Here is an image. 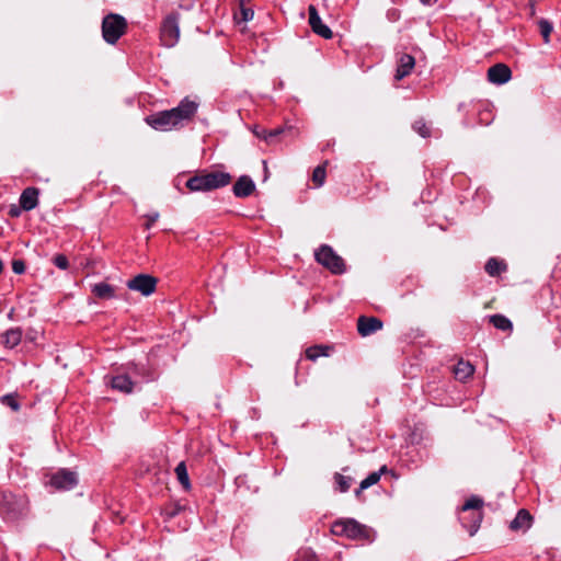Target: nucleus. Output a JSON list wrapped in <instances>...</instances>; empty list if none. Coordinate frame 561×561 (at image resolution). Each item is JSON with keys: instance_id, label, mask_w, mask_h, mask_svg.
I'll return each mask as SVG.
<instances>
[{"instance_id": "c756f323", "label": "nucleus", "mask_w": 561, "mask_h": 561, "mask_svg": "<svg viewBox=\"0 0 561 561\" xmlns=\"http://www.w3.org/2000/svg\"><path fill=\"white\" fill-rule=\"evenodd\" d=\"M322 355H327V353L324 352V348L322 346L309 347L306 351V356L310 360H316L318 357H320Z\"/></svg>"}, {"instance_id": "a878e982", "label": "nucleus", "mask_w": 561, "mask_h": 561, "mask_svg": "<svg viewBox=\"0 0 561 561\" xmlns=\"http://www.w3.org/2000/svg\"><path fill=\"white\" fill-rule=\"evenodd\" d=\"M538 25H539V31H540L541 36L543 37L545 43H549L550 34L553 30L552 24L549 21L541 19L538 22Z\"/></svg>"}, {"instance_id": "dca6fc26", "label": "nucleus", "mask_w": 561, "mask_h": 561, "mask_svg": "<svg viewBox=\"0 0 561 561\" xmlns=\"http://www.w3.org/2000/svg\"><path fill=\"white\" fill-rule=\"evenodd\" d=\"M415 60L414 57L409 54H403L400 56L398 61V69L396 73V79L401 80L408 75L411 73L412 69L414 68Z\"/></svg>"}, {"instance_id": "39448f33", "label": "nucleus", "mask_w": 561, "mask_h": 561, "mask_svg": "<svg viewBox=\"0 0 561 561\" xmlns=\"http://www.w3.org/2000/svg\"><path fill=\"white\" fill-rule=\"evenodd\" d=\"M482 506L483 500L480 499L479 496H471L462 505L463 512L472 511L468 518L465 516L460 517L463 527L468 529L470 536H473L480 528V524L482 520Z\"/></svg>"}, {"instance_id": "412c9836", "label": "nucleus", "mask_w": 561, "mask_h": 561, "mask_svg": "<svg viewBox=\"0 0 561 561\" xmlns=\"http://www.w3.org/2000/svg\"><path fill=\"white\" fill-rule=\"evenodd\" d=\"M387 467L382 466L379 471H375L369 473L359 484V489L356 491V494L358 495L363 490L370 488L371 485L376 484L383 472H386Z\"/></svg>"}, {"instance_id": "7c9ffc66", "label": "nucleus", "mask_w": 561, "mask_h": 561, "mask_svg": "<svg viewBox=\"0 0 561 561\" xmlns=\"http://www.w3.org/2000/svg\"><path fill=\"white\" fill-rule=\"evenodd\" d=\"M1 400H2V402H3L4 404H7L8 407H10L13 411H18V410H19V408H20V407H19V403H18V401H16V399H15V397H14V396H12V394L3 396V397L1 398Z\"/></svg>"}, {"instance_id": "393cba45", "label": "nucleus", "mask_w": 561, "mask_h": 561, "mask_svg": "<svg viewBox=\"0 0 561 561\" xmlns=\"http://www.w3.org/2000/svg\"><path fill=\"white\" fill-rule=\"evenodd\" d=\"M503 270L505 265L496 259H490L485 264V271L491 276L499 275Z\"/></svg>"}, {"instance_id": "5701e85b", "label": "nucleus", "mask_w": 561, "mask_h": 561, "mask_svg": "<svg viewBox=\"0 0 561 561\" xmlns=\"http://www.w3.org/2000/svg\"><path fill=\"white\" fill-rule=\"evenodd\" d=\"M3 343L8 347H14L21 341V332L18 330H9L2 335Z\"/></svg>"}, {"instance_id": "473e14b6", "label": "nucleus", "mask_w": 561, "mask_h": 561, "mask_svg": "<svg viewBox=\"0 0 561 561\" xmlns=\"http://www.w3.org/2000/svg\"><path fill=\"white\" fill-rule=\"evenodd\" d=\"M241 19L243 22H248V21H251L254 16V12L252 9L250 8H241Z\"/></svg>"}, {"instance_id": "9d476101", "label": "nucleus", "mask_w": 561, "mask_h": 561, "mask_svg": "<svg viewBox=\"0 0 561 561\" xmlns=\"http://www.w3.org/2000/svg\"><path fill=\"white\" fill-rule=\"evenodd\" d=\"M127 287L144 296H150L156 290L157 278L148 274H139L127 282Z\"/></svg>"}, {"instance_id": "4be33fe9", "label": "nucleus", "mask_w": 561, "mask_h": 561, "mask_svg": "<svg viewBox=\"0 0 561 561\" xmlns=\"http://www.w3.org/2000/svg\"><path fill=\"white\" fill-rule=\"evenodd\" d=\"M175 474L182 486L188 491L191 489V482L187 473L185 463L182 461L175 468Z\"/></svg>"}, {"instance_id": "cd10ccee", "label": "nucleus", "mask_w": 561, "mask_h": 561, "mask_svg": "<svg viewBox=\"0 0 561 561\" xmlns=\"http://www.w3.org/2000/svg\"><path fill=\"white\" fill-rule=\"evenodd\" d=\"M334 480L341 492H346L351 486V479L343 474L336 473Z\"/></svg>"}, {"instance_id": "bb28decb", "label": "nucleus", "mask_w": 561, "mask_h": 561, "mask_svg": "<svg viewBox=\"0 0 561 561\" xmlns=\"http://www.w3.org/2000/svg\"><path fill=\"white\" fill-rule=\"evenodd\" d=\"M312 181H313V183L316 184L317 187H320V186L323 185V183L325 181V169H324V167L319 165V167H317L313 170Z\"/></svg>"}, {"instance_id": "b1692460", "label": "nucleus", "mask_w": 561, "mask_h": 561, "mask_svg": "<svg viewBox=\"0 0 561 561\" xmlns=\"http://www.w3.org/2000/svg\"><path fill=\"white\" fill-rule=\"evenodd\" d=\"M490 321L499 330L507 331L512 329V322L502 314L492 316Z\"/></svg>"}, {"instance_id": "c9c22d12", "label": "nucleus", "mask_w": 561, "mask_h": 561, "mask_svg": "<svg viewBox=\"0 0 561 561\" xmlns=\"http://www.w3.org/2000/svg\"><path fill=\"white\" fill-rule=\"evenodd\" d=\"M159 214L152 213L147 215V222H146V229H150L151 226L158 220Z\"/></svg>"}, {"instance_id": "6ab92c4d", "label": "nucleus", "mask_w": 561, "mask_h": 561, "mask_svg": "<svg viewBox=\"0 0 561 561\" xmlns=\"http://www.w3.org/2000/svg\"><path fill=\"white\" fill-rule=\"evenodd\" d=\"M92 293L101 299H112L115 297V289L107 283H98L92 286Z\"/></svg>"}, {"instance_id": "0eeeda50", "label": "nucleus", "mask_w": 561, "mask_h": 561, "mask_svg": "<svg viewBox=\"0 0 561 561\" xmlns=\"http://www.w3.org/2000/svg\"><path fill=\"white\" fill-rule=\"evenodd\" d=\"M316 260L318 263L330 270L334 274H342L345 271L344 262L331 247L322 245L316 252Z\"/></svg>"}, {"instance_id": "4468645a", "label": "nucleus", "mask_w": 561, "mask_h": 561, "mask_svg": "<svg viewBox=\"0 0 561 561\" xmlns=\"http://www.w3.org/2000/svg\"><path fill=\"white\" fill-rule=\"evenodd\" d=\"M382 328V322L375 317H359L357 320V331L362 336H368Z\"/></svg>"}, {"instance_id": "6e6552de", "label": "nucleus", "mask_w": 561, "mask_h": 561, "mask_svg": "<svg viewBox=\"0 0 561 561\" xmlns=\"http://www.w3.org/2000/svg\"><path fill=\"white\" fill-rule=\"evenodd\" d=\"M78 484V476L75 471L68 469H60L56 473L51 474L47 485L54 488L57 491H68L73 489Z\"/></svg>"}, {"instance_id": "4c0bfd02", "label": "nucleus", "mask_w": 561, "mask_h": 561, "mask_svg": "<svg viewBox=\"0 0 561 561\" xmlns=\"http://www.w3.org/2000/svg\"><path fill=\"white\" fill-rule=\"evenodd\" d=\"M437 0H421L422 3L424 4H432L434 2H436Z\"/></svg>"}, {"instance_id": "ddd939ff", "label": "nucleus", "mask_w": 561, "mask_h": 561, "mask_svg": "<svg viewBox=\"0 0 561 561\" xmlns=\"http://www.w3.org/2000/svg\"><path fill=\"white\" fill-rule=\"evenodd\" d=\"M511 69L504 64H496L489 68L488 79L495 84L506 83L511 79Z\"/></svg>"}, {"instance_id": "f8f14e48", "label": "nucleus", "mask_w": 561, "mask_h": 561, "mask_svg": "<svg viewBox=\"0 0 561 561\" xmlns=\"http://www.w3.org/2000/svg\"><path fill=\"white\" fill-rule=\"evenodd\" d=\"M35 207V187H27L20 197V207L12 205L9 210L11 217H18L21 210H31Z\"/></svg>"}, {"instance_id": "f03ea898", "label": "nucleus", "mask_w": 561, "mask_h": 561, "mask_svg": "<svg viewBox=\"0 0 561 561\" xmlns=\"http://www.w3.org/2000/svg\"><path fill=\"white\" fill-rule=\"evenodd\" d=\"M230 180L231 176L224 172L198 174L187 180L186 187L192 192H208L228 185Z\"/></svg>"}, {"instance_id": "20e7f679", "label": "nucleus", "mask_w": 561, "mask_h": 561, "mask_svg": "<svg viewBox=\"0 0 561 561\" xmlns=\"http://www.w3.org/2000/svg\"><path fill=\"white\" fill-rule=\"evenodd\" d=\"M27 510V503L23 496L10 492H3L0 500V515L10 522L18 520Z\"/></svg>"}, {"instance_id": "f3484780", "label": "nucleus", "mask_w": 561, "mask_h": 561, "mask_svg": "<svg viewBox=\"0 0 561 561\" xmlns=\"http://www.w3.org/2000/svg\"><path fill=\"white\" fill-rule=\"evenodd\" d=\"M111 386L113 389L124 393H130L134 389V381L126 374H121L112 378Z\"/></svg>"}, {"instance_id": "7ed1b4c3", "label": "nucleus", "mask_w": 561, "mask_h": 561, "mask_svg": "<svg viewBox=\"0 0 561 561\" xmlns=\"http://www.w3.org/2000/svg\"><path fill=\"white\" fill-rule=\"evenodd\" d=\"M332 533L335 536H345L355 540L373 541L374 539L370 528L352 518L336 520L332 525Z\"/></svg>"}, {"instance_id": "72a5a7b5", "label": "nucleus", "mask_w": 561, "mask_h": 561, "mask_svg": "<svg viewBox=\"0 0 561 561\" xmlns=\"http://www.w3.org/2000/svg\"><path fill=\"white\" fill-rule=\"evenodd\" d=\"M54 263L56 264V266H58L59 268H62V270H65L68 266V260L65 255L55 256Z\"/></svg>"}, {"instance_id": "1a4fd4ad", "label": "nucleus", "mask_w": 561, "mask_h": 561, "mask_svg": "<svg viewBox=\"0 0 561 561\" xmlns=\"http://www.w3.org/2000/svg\"><path fill=\"white\" fill-rule=\"evenodd\" d=\"M180 37V27L178 22V16L174 14L169 15L162 26H161V33L160 38L162 42V45L165 47H173Z\"/></svg>"}, {"instance_id": "2f4dec72", "label": "nucleus", "mask_w": 561, "mask_h": 561, "mask_svg": "<svg viewBox=\"0 0 561 561\" xmlns=\"http://www.w3.org/2000/svg\"><path fill=\"white\" fill-rule=\"evenodd\" d=\"M12 270L15 274H22L25 271V263L22 260H14L12 262Z\"/></svg>"}, {"instance_id": "a211bd4d", "label": "nucleus", "mask_w": 561, "mask_h": 561, "mask_svg": "<svg viewBox=\"0 0 561 561\" xmlns=\"http://www.w3.org/2000/svg\"><path fill=\"white\" fill-rule=\"evenodd\" d=\"M531 516L526 510L518 511L515 518L511 522L510 528L512 530L525 531L530 527Z\"/></svg>"}, {"instance_id": "aec40b11", "label": "nucleus", "mask_w": 561, "mask_h": 561, "mask_svg": "<svg viewBox=\"0 0 561 561\" xmlns=\"http://www.w3.org/2000/svg\"><path fill=\"white\" fill-rule=\"evenodd\" d=\"M474 371L473 366L469 362L460 360L454 369L455 377L460 380H467Z\"/></svg>"}, {"instance_id": "f704fd0d", "label": "nucleus", "mask_w": 561, "mask_h": 561, "mask_svg": "<svg viewBox=\"0 0 561 561\" xmlns=\"http://www.w3.org/2000/svg\"><path fill=\"white\" fill-rule=\"evenodd\" d=\"M253 133L256 137L262 138L265 141H268L267 129L260 126H255Z\"/></svg>"}, {"instance_id": "e433bc0d", "label": "nucleus", "mask_w": 561, "mask_h": 561, "mask_svg": "<svg viewBox=\"0 0 561 561\" xmlns=\"http://www.w3.org/2000/svg\"><path fill=\"white\" fill-rule=\"evenodd\" d=\"M282 133V129L280 128H275V129H272V130H267V136H268V144H272L274 141V139Z\"/></svg>"}, {"instance_id": "2eb2a0df", "label": "nucleus", "mask_w": 561, "mask_h": 561, "mask_svg": "<svg viewBox=\"0 0 561 561\" xmlns=\"http://www.w3.org/2000/svg\"><path fill=\"white\" fill-rule=\"evenodd\" d=\"M255 184L251 178L242 175L233 185V193L237 197H247L252 194Z\"/></svg>"}, {"instance_id": "c85d7f7f", "label": "nucleus", "mask_w": 561, "mask_h": 561, "mask_svg": "<svg viewBox=\"0 0 561 561\" xmlns=\"http://www.w3.org/2000/svg\"><path fill=\"white\" fill-rule=\"evenodd\" d=\"M413 129L424 138L428 137L431 134L430 128L423 119L415 121L413 124Z\"/></svg>"}, {"instance_id": "f257e3e1", "label": "nucleus", "mask_w": 561, "mask_h": 561, "mask_svg": "<svg viewBox=\"0 0 561 561\" xmlns=\"http://www.w3.org/2000/svg\"><path fill=\"white\" fill-rule=\"evenodd\" d=\"M198 104L184 99L176 107L161 111L145 118L146 123L156 130L169 131L182 127L190 122L197 112Z\"/></svg>"}, {"instance_id": "9b49d317", "label": "nucleus", "mask_w": 561, "mask_h": 561, "mask_svg": "<svg viewBox=\"0 0 561 561\" xmlns=\"http://www.w3.org/2000/svg\"><path fill=\"white\" fill-rule=\"evenodd\" d=\"M308 13H309V24H310L312 31L323 38H327V39L331 38L333 33H332L331 28L322 22L314 5H312V4L309 5Z\"/></svg>"}, {"instance_id": "423d86ee", "label": "nucleus", "mask_w": 561, "mask_h": 561, "mask_svg": "<svg viewBox=\"0 0 561 561\" xmlns=\"http://www.w3.org/2000/svg\"><path fill=\"white\" fill-rule=\"evenodd\" d=\"M126 20L118 14H108L103 19L102 34L108 44H115L126 31Z\"/></svg>"}]
</instances>
